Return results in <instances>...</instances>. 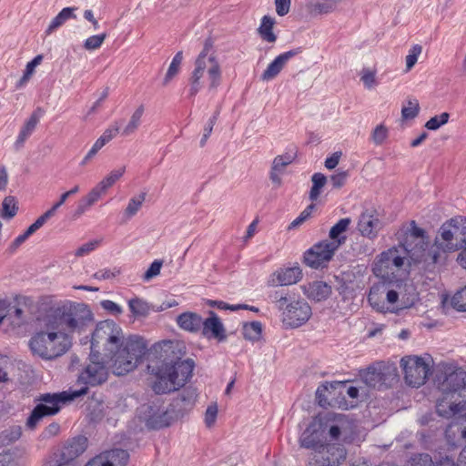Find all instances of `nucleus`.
<instances>
[{"label":"nucleus","instance_id":"20","mask_svg":"<svg viewBox=\"0 0 466 466\" xmlns=\"http://www.w3.org/2000/svg\"><path fill=\"white\" fill-rule=\"evenodd\" d=\"M199 332L204 338L216 339L218 342L224 341L227 339L226 329L219 317L214 311H209V316L203 319V326Z\"/></svg>","mask_w":466,"mask_h":466},{"label":"nucleus","instance_id":"62","mask_svg":"<svg viewBox=\"0 0 466 466\" xmlns=\"http://www.w3.org/2000/svg\"><path fill=\"white\" fill-rule=\"evenodd\" d=\"M314 208H315V206L313 204H311L309 207H307L299 214V216L291 222V224L289 226V228H296V227L301 225L302 223H304L310 217L311 212L314 209Z\"/></svg>","mask_w":466,"mask_h":466},{"label":"nucleus","instance_id":"2","mask_svg":"<svg viewBox=\"0 0 466 466\" xmlns=\"http://www.w3.org/2000/svg\"><path fill=\"white\" fill-rule=\"evenodd\" d=\"M45 314L48 317L47 325L58 327L70 337L71 334L86 332L94 321L91 309L83 302L66 301L50 308Z\"/></svg>","mask_w":466,"mask_h":466},{"label":"nucleus","instance_id":"8","mask_svg":"<svg viewBox=\"0 0 466 466\" xmlns=\"http://www.w3.org/2000/svg\"><path fill=\"white\" fill-rule=\"evenodd\" d=\"M461 249L460 239L454 231L453 225L448 220L440 228L433 243L430 247V260L434 262L435 268L444 265L448 255Z\"/></svg>","mask_w":466,"mask_h":466},{"label":"nucleus","instance_id":"25","mask_svg":"<svg viewBox=\"0 0 466 466\" xmlns=\"http://www.w3.org/2000/svg\"><path fill=\"white\" fill-rule=\"evenodd\" d=\"M45 111L41 107H37L26 120L25 125L22 127L19 135L15 142V150H19L23 147L25 140L33 134L35 129L40 118L43 116Z\"/></svg>","mask_w":466,"mask_h":466},{"label":"nucleus","instance_id":"18","mask_svg":"<svg viewBox=\"0 0 466 466\" xmlns=\"http://www.w3.org/2000/svg\"><path fill=\"white\" fill-rule=\"evenodd\" d=\"M383 226V222L378 218L375 210L366 209L359 218L357 228L361 236L374 240Z\"/></svg>","mask_w":466,"mask_h":466},{"label":"nucleus","instance_id":"3","mask_svg":"<svg viewBox=\"0 0 466 466\" xmlns=\"http://www.w3.org/2000/svg\"><path fill=\"white\" fill-rule=\"evenodd\" d=\"M194 367L193 360H181L179 358L148 364V371L157 379L153 385L154 391L163 394L183 387L191 378Z\"/></svg>","mask_w":466,"mask_h":466},{"label":"nucleus","instance_id":"60","mask_svg":"<svg viewBox=\"0 0 466 466\" xmlns=\"http://www.w3.org/2000/svg\"><path fill=\"white\" fill-rule=\"evenodd\" d=\"M100 245V240H92L80 246L75 252L76 257H83L93 250H95Z\"/></svg>","mask_w":466,"mask_h":466},{"label":"nucleus","instance_id":"39","mask_svg":"<svg viewBox=\"0 0 466 466\" xmlns=\"http://www.w3.org/2000/svg\"><path fill=\"white\" fill-rule=\"evenodd\" d=\"M315 430V422L311 423L306 431L302 433L299 438L300 446L306 449H310L311 451H315L317 447L320 445L322 442H319L316 440L314 436Z\"/></svg>","mask_w":466,"mask_h":466},{"label":"nucleus","instance_id":"33","mask_svg":"<svg viewBox=\"0 0 466 466\" xmlns=\"http://www.w3.org/2000/svg\"><path fill=\"white\" fill-rule=\"evenodd\" d=\"M328 427V434L332 440H339L340 435L350 429V421L345 415H334L332 422Z\"/></svg>","mask_w":466,"mask_h":466},{"label":"nucleus","instance_id":"35","mask_svg":"<svg viewBox=\"0 0 466 466\" xmlns=\"http://www.w3.org/2000/svg\"><path fill=\"white\" fill-rule=\"evenodd\" d=\"M76 10V7H65L63 8L56 16H55L48 27L46 30V35H50L55 32L57 28L62 26L67 20L75 19L76 16L74 12Z\"/></svg>","mask_w":466,"mask_h":466},{"label":"nucleus","instance_id":"17","mask_svg":"<svg viewBox=\"0 0 466 466\" xmlns=\"http://www.w3.org/2000/svg\"><path fill=\"white\" fill-rule=\"evenodd\" d=\"M409 258L403 254L400 247H392L386 251L380 253L375 262L373 272L375 275L385 278V274L388 273V269H393V268L399 269L404 265V260Z\"/></svg>","mask_w":466,"mask_h":466},{"label":"nucleus","instance_id":"30","mask_svg":"<svg viewBox=\"0 0 466 466\" xmlns=\"http://www.w3.org/2000/svg\"><path fill=\"white\" fill-rule=\"evenodd\" d=\"M445 459L451 461L454 466H466V447L460 452L457 462L448 456L442 457L434 462L429 454L423 453L419 454L413 459V466H439Z\"/></svg>","mask_w":466,"mask_h":466},{"label":"nucleus","instance_id":"9","mask_svg":"<svg viewBox=\"0 0 466 466\" xmlns=\"http://www.w3.org/2000/svg\"><path fill=\"white\" fill-rule=\"evenodd\" d=\"M347 457V451L339 443H321L310 451L307 466H339Z\"/></svg>","mask_w":466,"mask_h":466},{"label":"nucleus","instance_id":"56","mask_svg":"<svg viewBox=\"0 0 466 466\" xmlns=\"http://www.w3.org/2000/svg\"><path fill=\"white\" fill-rule=\"evenodd\" d=\"M120 127L117 122H114L97 139L103 146L111 141L118 133Z\"/></svg>","mask_w":466,"mask_h":466},{"label":"nucleus","instance_id":"47","mask_svg":"<svg viewBox=\"0 0 466 466\" xmlns=\"http://www.w3.org/2000/svg\"><path fill=\"white\" fill-rule=\"evenodd\" d=\"M451 223L453 225L454 231L460 239L461 248L466 245V218L455 217L451 218Z\"/></svg>","mask_w":466,"mask_h":466},{"label":"nucleus","instance_id":"6","mask_svg":"<svg viewBox=\"0 0 466 466\" xmlns=\"http://www.w3.org/2000/svg\"><path fill=\"white\" fill-rule=\"evenodd\" d=\"M399 247L414 264L421 265L428 271L435 269L434 262L430 260V241L427 232L417 226L414 220L402 225L395 233Z\"/></svg>","mask_w":466,"mask_h":466},{"label":"nucleus","instance_id":"58","mask_svg":"<svg viewBox=\"0 0 466 466\" xmlns=\"http://www.w3.org/2000/svg\"><path fill=\"white\" fill-rule=\"evenodd\" d=\"M162 265H163V263L161 260H157V259L154 260L150 264L147 270L145 272V274L143 276V279L145 281H148V280L152 279L153 278L158 276L160 274Z\"/></svg>","mask_w":466,"mask_h":466},{"label":"nucleus","instance_id":"55","mask_svg":"<svg viewBox=\"0 0 466 466\" xmlns=\"http://www.w3.org/2000/svg\"><path fill=\"white\" fill-rule=\"evenodd\" d=\"M295 156L289 153L277 156L272 162V169L283 172L284 168L291 164Z\"/></svg>","mask_w":466,"mask_h":466},{"label":"nucleus","instance_id":"36","mask_svg":"<svg viewBox=\"0 0 466 466\" xmlns=\"http://www.w3.org/2000/svg\"><path fill=\"white\" fill-rule=\"evenodd\" d=\"M276 24L275 18L269 15H264L261 18L260 25L258 28V33L262 40L268 43H275L277 35L273 32V27Z\"/></svg>","mask_w":466,"mask_h":466},{"label":"nucleus","instance_id":"43","mask_svg":"<svg viewBox=\"0 0 466 466\" xmlns=\"http://www.w3.org/2000/svg\"><path fill=\"white\" fill-rule=\"evenodd\" d=\"M18 210L17 201L15 197H5L2 202L1 217L3 218L10 219L16 215Z\"/></svg>","mask_w":466,"mask_h":466},{"label":"nucleus","instance_id":"26","mask_svg":"<svg viewBox=\"0 0 466 466\" xmlns=\"http://www.w3.org/2000/svg\"><path fill=\"white\" fill-rule=\"evenodd\" d=\"M105 189L99 183L94 187L89 193L83 197L77 204V207L73 214L74 218H78L86 210H88L98 199L106 193Z\"/></svg>","mask_w":466,"mask_h":466},{"label":"nucleus","instance_id":"61","mask_svg":"<svg viewBox=\"0 0 466 466\" xmlns=\"http://www.w3.org/2000/svg\"><path fill=\"white\" fill-rule=\"evenodd\" d=\"M218 406L217 404L209 405L205 413V423L207 427L211 428L217 420Z\"/></svg>","mask_w":466,"mask_h":466},{"label":"nucleus","instance_id":"59","mask_svg":"<svg viewBox=\"0 0 466 466\" xmlns=\"http://www.w3.org/2000/svg\"><path fill=\"white\" fill-rule=\"evenodd\" d=\"M388 137V129L383 125H379L372 132V140L376 145H381Z\"/></svg>","mask_w":466,"mask_h":466},{"label":"nucleus","instance_id":"1","mask_svg":"<svg viewBox=\"0 0 466 466\" xmlns=\"http://www.w3.org/2000/svg\"><path fill=\"white\" fill-rule=\"evenodd\" d=\"M147 351L145 340L137 336L126 338L122 328L114 320L96 324L91 338V352L110 359L113 373L117 376L133 371Z\"/></svg>","mask_w":466,"mask_h":466},{"label":"nucleus","instance_id":"21","mask_svg":"<svg viewBox=\"0 0 466 466\" xmlns=\"http://www.w3.org/2000/svg\"><path fill=\"white\" fill-rule=\"evenodd\" d=\"M301 279L302 270L299 266L279 268L269 276L268 285L271 287L288 286L296 284Z\"/></svg>","mask_w":466,"mask_h":466},{"label":"nucleus","instance_id":"50","mask_svg":"<svg viewBox=\"0 0 466 466\" xmlns=\"http://www.w3.org/2000/svg\"><path fill=\"white\" fill-rule=\"evenodd\" d=\"M420 110V105L417 99H410L407 101L406 105L402 106L401 116L404 119H413L415 118Z\"/></svg>","mask_w":466,"mask_h":466},{"label":"nucleus","instance_id":"52","mask_svg":"<svg viewBox=\"0 0 466 466\" xmlns=\"http://www.w3.org/2000/svg\"><path fill=\"white\" fill-rule=\"evenodd\" d=\"M334 10V3L332 0L317 1L311 5L310 12L314 15H325Z\"/></svg>","mask_w":466,"mask_h":466},{"label":"nucleus","instance_id":"48","mask_svg":"<svg viewBox=\"0 0 466 466\" xmlns=\"http://www.w3.org/2000/svg\"><path fill=\"white\" fill-rule=\"evenodd\" d=\"M380 370L383 373L380 376V389L387 388L397 379L396 369L381 362Z\"/></svg>","mask_w":466,"mask_h":466},{"label":"nucleus","instance_id":"31","mask_svg":"<svg viewBox=\"0 0 466 466\" xmlns=\"http://www.w3.org/2000/svg\"><path fill=\"white\" fill-rule=\"evenodd\" d=\"M445 459L451 461L454 466H466V447L460 452L457 462L448 456L442 457L434 462L429 454L423 453L419 454L413 459V466H439Z\"/></svg>","mask_w":466,"mask_h":466},{"label":"nucleus","instance_id":"22","mask_svg":"<svg viewBox=\"0 0 466 466\" xmlns=\"http://www.w3.org/2000/svg\"><path fill=\"white\" fill-rule=\"evenodd\" d=\"M197 397L198 394L195 389L186 388L177 395V398L173 400L169 407L172 410L173 414L176 415V420L182 417L185 412L193 408Z\"/></svg>","mask_w":466,"mask_h":466},{"label":"nucleus","instance_id":"49","mask_svg":"<svg viewBox=\"0 0 466 466\" xmlns=\"http://www.w3.org/2000/svg\"><path fill=\"white\" fill-rule=\"evenodd\" d=\"M126 172V167L122 166L116 169L112 170L99 184L107 190L112 187Z\"/></svg>","mask_w":466,"mask_h":466},{"label":"nucleus","instance_id":"38","mask_svg":"<svg viewBox=\"0 0 466 466\" xmlns=\"http://www.w3.org/2000/svg\"><path fill=\"white\" fill-rule=\"evenodd\" d=\"M128 307L136 318H145L150 313V305L144 299L134 298L128 300Z\"/></svg>","mask_w":466,"mask_h":466},{"label":"nucleus","instance_id":"45","mask_svg":"<svg viewBox=\"0 0 466 466\" xmlns=\"http://www.w3.org/2000/svg\"><path fill=\"white\" fill-rule=\"evenodd\" d=\"M262 332V325L259 321H252L243 326L242 333L246 339L258 340Z\"/></svg>","mask_w":466,"mask_h":466},{"label":"nucleus","instance_id":"4","mask_svg":"<svg viewBox=\"0 0 466 466\" xmlns=\"http://www.w3.org/2000/svg\"><path fill=\"white\" fill-rule=\"evenodd\" d=\"M221 78L222 70L214 50V42L211 38H207L189 77V96H195L205 85L210 91L217 89Z\"/></svg>","mask_w":466,"mask_h":466},{"label":"nucleus","instance_id":"53","mask_svg":"<svg viewBox=\"0 0 466 466\" xmlns=\"http://www.w3.org/2000/svg\"><path fill=\"white\" fill-rule=\"evenodd\" d=\"M450 118V114L447 112H443L439 116H435L431 117L425 124V127L429 130H437L441 126L448 123Z\"/></svg>","mask_w":466,"mask_h":466},{"label":"nucleus","instance_id":"16","mask_svg":"<svg viewBox=\"0 0 466 466\" xmlns=\"http://www.w3.org/2000/svg\"><path fill=\"white\" fill-rule=\"evenodd\" d=\"M311 308L304 299L289 303L283 311V323L290 328H298L305 324L311 317Z\"/></svg>","mask_w":466,"mask_h":466},{"label":"nucleus","instance_id":"7","mask_svg":"<svg viewBox=\"0 0 466 466\" xmlns=\"http://www.w3.org/2000/svg\"><path fill=\"white\" fill-rule=\"evenodd\" d=\"M85 394H86V389L41 394L37 399L39 403L34 408L27 419L26 426L30 429L35 428L44 417L56 414L62 405Z\"/></svg>","mask_w":466,"mask_h":466},{"label":"nucleus","instance_id":"42","mask_svg":"<svg viewBox=\"0 0 466 466\" xmlns=\"http://www.w3.org/2000/svg\"><path fill=\"white\" fill-rule=\"evenodd\" d=\"M43 56L37 55L33 60L26 64L24 75L16 84L17 88L23 87L29 81L35 73V67L41 64Z\"/></svg>","mask_w":466,"mask_h":466},{"label":"nucleus","instance_id":"13","mask_svg":"<svg viewBox=\"0 0 466 466\" xmlns=\"http://www.w3.org/2000/svg\"><path fill=\"white\" fill-rule=\"evenodd\" d=\"M400 366L408 385L419 388L423 385L431 372L430 365L418 356H406L401 359Z\"/></svg>","mask_w":466,"mask_h":466},{"label":"nucleus","instance_id":"51","mask_svg":"<svg viewBox=\"0 0 466 466\" xmlns=\"http://www.w3.org/2000/svg\"><path fill=\"white\" fill-rule=\"evenodd\" d=\"M106 37V33L91 35L85 40L83 46L87 51L96 50L103 45Z\"/></svg>","mask_w":466,"mask_h":466},{"label":"nucleus","instance_id":"44","mask_svg":"<svg viewBox=\"0 0 466 466\" xmlns=\"http://www.w3.org/2000/svg\"><path fill=\"white\" fill-rule=\"evenodd\" d=\"M182 60L183 53L182 51H179L175 55L169 65L167 72L163 80L164 86H167L178 74Z\"/></svg>","mask_w":466,"mask_h":466},{"label":"nucleus","instance_id":"64","mask_svg":"<svg viewBox=\"0 0 466 466\" xmlns=\"http://www.w3.org/2000/svg\"><path fill=\"white\" fill-rule=\"evenodd\" d=\"M349 174L347 171L338 172L330 177V183L334 188H340L346 183Z\"/></svg>","mask_w":466,"mask_h":466},{"label":"nucleus","instance_id":"28","mask_svg":"<svg viewBox=\"0 0 466 466\" xmlns=\"http://www.w3.org/2000/svg\"><path fill=\"white\" fill-rule=\"evenodd\" d=\"M177 324L183 330L198 333L203 326V318L196 312L187 311L177 317Z\"/></svg>","mask_w":466,"mask_h":466},{"label":"nucleus","instance_id":"10","mask_svg":"<svg viewBox=\"0 0 466 466\" xmlns=\"http://www.w3.org/2000/svg\"><path fill=\"white\" fill-rule=\"evenodd\" d=\"M439 390L451 399H461L466 388V371L462 368L452 365L445 366L439 379Z\"/></svg>","mask_w":466,"mask_h":466},{"label":"nucleus","instance_id":"40","mask_svg":"<svg viewBox=\"0 0 466 466\" xmlns=\"http://www.w3.org/2000/svg\"><path fill=\"white\" fill-rule=\"evenodd\" d=\"M380 365L381 362L374 364L368 368L363 374V380L368 386L380 389V376L383 375L382 371H380Z\"/></svg>","mask_w":466,"mask_h":466},{"label":"nucleus","instance_id":"29","mask_svg":"<svg viewBox=\"0 0 466 466\" xmlns=\"http://www.w3.org/2000/svg\"><path fill=\"white\" fill-rule=\"evenodd\" d=\"M304 294L315 301L327 299L331 293V287L323 281H314L303 286Z\"/></svg>","mask_w":466,"mask_h":466},{"label":"nucleus","instance_id":"41","mask_svg":"<svg viewBox=\"0 0 466 466\" xmlns=\"http://www.w3.org/2000/svg\"><path fill=\"white\" fill-rule=\"evenodd\" d=\"M312 187L309 191V199L315 201L319 198L322 187L327 183V177L322 173H315L311 177Z\"/></svg>","mask_w":466,"mask_h":466},{"label":"nucleus","instance_id":"32","mask_svg":"<svg viewBox=\"0 0 466 466\" xmlns=\"http://www.w3.org/2000/svg\"><path fill=\"white\" fill-rule=\"evenodd\" d=\"M351 223L350 218H340L333 227H331L329 237L331 244H335V247H339L345 243L347 239L346 232Z\"/></svg>","mask_w":466,"mask_h":466},{"label":"nucleus","instance_id":"15","mask_svg":"<svg viewBox=\"0 0 466 466\" xmlns=\"http://www.w3.org/2000/svg\"><path fill=\"white\" fill-rule=\"evenodd\" d=\"M339 248L329 240H322L314 244L304 254V262L311 268L325 267L333 258Z\"/></svg>","mask_w":466,"mask_h":466},{"label":"nucleus","instance_id":"57","mask_svg":"<svg viewBox=\"0 0 466 466\" xmlns=\"http://www.w3.org/2000/svg\"><path fill=\"white\" fill-rule=\"evenodd\" d=\"M422 47L420 45H414L409 51V55L406 56V67L407 70H410L417 63L419 56L421 54Z\"/></svg>","mask_w":466,"mask_h":466},{"label":"nucleus","instance_id":"46","mask_svg":"<svg viewBox=\"0 0 466 466\" xmlns=\"http://www.w3.org/2000/svg\"><path fill=\"white\" fill-rule=\"evenodd\" d=\"M146 195L147 194L143 192L139 194L137 197L130 198L125 209V216L127 217V218H131L138 212L146 199Z\"/></svg>","mask_w":466,"mask_h":466},{"label":"nucleus","instance_id":"63","mask_svg":"<svg viewBox=\"0 0 466 466\" xmlns=\"http://www.w3.org/2000/svg\"><path fill=\"white\" fill-rule=\"evenodd\" d=\"M100 305L103 309L108 311L109 313L118 316L123 312L122 308L116 304V302L108 299L102 300Z\"/></svg>","mask_w":466,"mask_h":466},{"label":"nucleus","instance_id":"12","mask_svg":"<svg viewBox=\"0 0 466 466\" xmlns=\"http://www.w3.org/2000/svg\"><path fill=\"white\" fill-rule=\"evenodd\" d=\"M139 419L150 430H160L168 427L175 420L170 407L165 408L161 405L152 403L141 406Z\"/></svg>","mask_w":466,"mask_h":466},{"label":"nucleus","instance_id":"19","mask_svg":"<svg viewBox=\"0 0 466 466\" xmlns=\"http://www.w3.org/2000/svg\"><path fill=\"white\" fill-rule=\"evenodd\" d=\"M128 459L127 451L115 449L94 457L85 466H126Z\"/></svg>","mask_w":466,"mask_h":466},{"label":"nucleus","instance_id":"24","mask_svg":"<svg viewBox=\"0 0 466 466\" xmlns=\"http://www.w3.org/2000/svg\"><path fill=\"white\" fill-rule=\"evenodd\" d=\"M385 293V285L384 284H375L373 285L368 295V301L370 306L379 312L386 313H397L399 309L397 307H387L385 301L383 300L382 296Z\"/></svg>","mask_w":466,"mask_h":466},{"label":"nucleus","instance_id":"37","mask_svg":"<svg viewBox=\"0 0 466 466\" xmlns=\"http://www.w3.org/2000/svg\"><path fill=\"white\" fill-rule=\"evenodd\" d=\"M145 112L144 105L138 106L130 116L127 125L123 128L122 135L125 137L134 134L139 127Z\"/></svg>","mask_w":466,"mask_h":466},{"label":"nucleus","instance_id":"14","mask_svg":"<svg viewBox=\"0 0 466 466\" xmlns=\"http://www.w3.org/2000/svg\"><path fill=\"white\" fill-rule=\"evenodd\" d=\"M87 447V439L77 436L66 441L49 457L62 463H70L72 466H80L77 458L84 453Z\"/></svg>","mask_w":466,"mask_h":466},{"label":"nucleus","instance_id":"11","mask_svg":"<svg viewBox=\"0 0 466 466\" xmlns=\"http://www.w3.org/2000/svg\"><path fill=\"white\" fill-rule=\"evenodd\" d=\"M108 377V368L100 355L90 353L89 361L80 371L77 383L83 385L80 389L88 390V386H97L104 383Z\"/></svg>","mask_w":466,"mask_h":466},{"label":"nucleus","instance_id":"23","mask_svg":"<svg viewBox=\"0 0 466 466\" xmlns=\"http://www.w3.org/2000/svg\"><path fill=\"white\" fill-rule=\"evenodd\" d=\"M301 52L300 48L292 49L287 52H284L278 56L268 66V67L264 70L261 75V79L263 81H270L274 79L284 68L287 63L299 55Z\"/></svg>","mask_w":466,"mask_h":466},{"label":"nucleus","instance_id":"34","mask_svg":"<svg viewBox=\"0 0 466 466\" xmlns=\"http://www.w3.org/2000/svg\"><path fill=\"white\" fill-rule=\"evenodd\" d=\"M385 285L386 305L387 307H397L400 309L405 308L404 306H398L399 296L401 293L402 282L397 280L395 282H381Z\"/></svg>","mask_w":466,"mask_h":466},{"label":"nucleus","instance_id":"27","mask_svg":"<svg viewBox=\"0 0 466 466\" xmlns=\"http://www.w3.org/2000/svg\"><path fill=\"white\" fill-rule=\"evenodd\" d=\"M436 410L440 416L451 418L464 410V409L461 408V400L460 399L457 397L451 399V397L442 394V397L437 402Z\"/></svg>","mask_w":466,"mask_h":466},{"label":"nucleus","instance_id":"54","mask_svg":"<svg viewBox=\"0 0 466 466\" xmlns=\"http://www.w3.org/2000/svg\"><path fill=\"white\" fill-rule=\"evenodd\" d=\"M451 304L458 311H466V286L453 295Z\"/></svg>","mask_w":466,"mask_h":466},{"label":"nucleus","instance_id":"5","mask_svg":"<svg viewBox=\"0 0 466 466\" xmlns=\"http://www.w3.org/2000/svg\"><path fill=\"white\" fill-rule=\"evenodd\" d=\"M48 317L44 314L37 319L40 329L29 340L32 352L42 359L53 360L64 355L72 345L71 337L58 327L47 325Z\"/></svg>","mask_w":466,"mask_h":466}]
</instances>
